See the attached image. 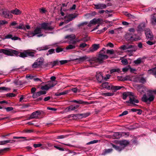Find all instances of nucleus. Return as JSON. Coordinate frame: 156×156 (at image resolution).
Here are the masks:
<instances>
[{
    "label": "nucleus",
    "instance_id": "f257e3e1",
    "mask_svg": "<svg viewBox=\"0 0 156 156\" xmlns=\"http://www.w3.org/2000/svg\"><path fill=\"white\" fill-rule=\"evenodd\" d=\"M156 94V89L154 90H149L147 91V95L144 94L142 98V101L146 102L152 101Z\"/></svg>",
    "mask_w": 156,
    "mask_h": 156
},
{
    "label": "nucleus",
    "instance_id": "f03ea898",
    "mask_svg": "<svg viewBox=\"0 0 156 156\" xmlns=\"http://www.w3.org/2000/svg\"><path fill=\"white\" fill-rule=\"evenodd\" d=\"M41 28L39 27H37L33 31H29L27 34V36L29 37H32L36 35H37L38 37H40L43 36V34H41Z\"/></svg>",
    "mask_w": 156,
    "mask_h": 156
},
{
    "label": "nucleus",
    "instance_id": "7ed1b4c3",
    "mask_svg": "<svg viewBox=\"0 0 156 156\" xmlns=\"http://www.w3.org/2000/svg\"><path fill=\"white\" fill-rule=\"evenodd\" d=\"M2 53L5 55L13 56L14 55L17 56L19 55V52L15 50L9 49H0V53Z\"/></svg>",
    "mask_w": 156,
    "mask_h": 156
},
{
    "label": "nucleus",
    "instance_id": "20e7f679",
    "mask_svg": "<svg viewBox=\"0 0 156 156\" xmlns=\"http://www.w3.org/2000/svg\"><path fill=\"white\" fill-rule=\"evenodd\" d=\"M102 51H101L100 53L99 54L98 58L95 59H94L93 60L95 62H98L99 63H101L103 62L104 60L107 59L108 58V56L107 55H104L102 53H101Z\"/></svg>",
    "mask_w": 156,
    "mask_h": 156
},
{
    "label": "nucleus",
    "instance_id": "39448f33",
    "mask_svg": "<svg viewBox=\"0 0 156 156\" xmlns=\"http://www.w3.org/2000/svg\"><path fill=\"white\" fill-rule=\"evenodd\" d=\"M34 54L33 52L27 51L20 52L18 56L22 58H25L28 56L34 57Z\"/></svg>",
    "mask_w": 156,
    "mask_h": 156
},
{
    "label": "nucleus",
    "instance_id": "423d86ee",
    "mask_svg": "<svg viewBox=\"0 0 156 156\" xmlns=\"http://www.w3.org/2000/svg\"><path fill=\"white\" fill-rule=\"evenodd\" d=\"M44 59L42 58H39L32 65V67L35 68L40 67L42 65Z\"/></svg>",
    "mask_w": 156,
    "mask_h": 156
},
{
    "label": "nucleus",
    "instance_id": "0eeeda50",
    "mask_svg": "<svg viewBox=\"0 0 156 156\" xmlns=\"http://www.w3.org/2000/svg\"><path fill=\"white\" fill-rule=\"evenodd\" d=\"M56 84V82L49 81L47 84L41 87V89L43 90H47L50 88L54 87Z\"/></svg>",
    "mask_w": 156,
    "mask_h": 156
},
{
    "label": "nucleus",
    "instance_id": "6e6552de",
    "mask_svg": "<svg viewBox=\"0 0 156 156\" xmlns=\"http://www.w3.org/2000/svg\"><path fill=\"white\" fill-rule=\"evenodd\" d=\"M139 102V101L133 95V93L130 96L129 99V101H126L127 103H129L133 105V106L137 105L135 103H138Z\"/></svg>",
    "mask_w": 156,
    "mask_h": 156
},
{
    "label": "nucleus",
    "instance_id": "1a4fd4ad",
    "mask_svg": "<svg viewBox=\"0 0 156 156\" xmlns=\"http://www.w3.org/2000/svg\"><path fill=\"white\" fill-rule=\"evenodd\" d=\"M103 20L101 19L94 18L90 21L89 24H88V26L89 27H90L91 26V24L95 25L97 24H102L103 23Z\"/></svg>",
    "mask_w": 156,
    "mask_h": 156
},
{
    "label": "nucleus",
    "instance_id": "9d476101",
    "mask_svg": "<svg viewBox=\"0 0 156 156\" xmlns=\"http://www.w3.org/2000/svg\"><path fill=\"white\" fill-rule=\"evenodd\" d=\"M41 29H42L45 30H52L54 29V27L50 26L48 23H45L41 24Z\"/></svg>",
    "mask_w": 156,
    "mask_h": 156
},
{
    "label": "nucleus",
    "instance_id": "9b49d317",
    "mask_svg": "<svg viewBox=\"0 0 156 156\" xmlns=\"http://www.w3.org/2000/svg\"><path fill=\"white\" fill-rule=\"evenodd\" d=\"M133 48L130 51L127 50V51L128 52H133V51H136L137 48L136 46H133L132 45H123L121 47L122 48L123 50H126L129 48Z\"/></svg>",
    "mask_w": 156,
    "mask_h": 156
},
{
    "label": "nucleus",
    "instance_id": "f8f14e48",
    "mask_svg": "<svg viewBox=\"0 0 156 156\" xmlns=\"http://www.w3.org/2000/svg\"><path fill=\"white\" fill-rule=\"evenodd\" d=\"M116 143L119 144L124 149L125 147L129 144V142L128 140H122L117 141Z\"/></svg>",
    "mask_w": 156,
    "mask_h": 156
},
{
    "label": "nucleus",
    "instance_id": "ddd939ff",
    "mask_svg": "<svg viewBox=\"0 0 156 156\" xmlns=\"http://www.w3.org/2000/svg\"><path fill=\"white\" fill-rule=\"evenodd\" d=\"M126 38L127 41H136L138 40H140V38L136 35H134L131 36L130 35H126Z\"/></svg>",
    "mask_w": 156,
    "mask_h": 156
},
{
    "label": "nucleus",
    "instance_id": "4468645a",
    "mask_svg": "<svg viewBox=\"0 0 156 156\" xmlns=\"http://www.w3.org/2000/svg\"><path fill=\"white\" fill-rule=\"evenodd\" d=\"M0 15L5 18H8L10 16L9 11L5 9H2L0 10Z\"/></svg>",
    "mask_w": 156,
    "mask_h": 156
},
{
    "label": "nucleus",
    "instance_id": "2eb2a0df",
    "mask_svg": "<svg viewBox=\"0 0 156 156\" xmlns=\"http://www.w3.org/2000/svg\"><path fill=\"white\" fill-rule=\"evenodd\" d=\"M75 17L73 14H70L65 17L64 23H67L72 20Z\"/></svg>",
    "mask_w": 156,
    "mask_h": 156
},
{
    "label": "nucleus",
    "instance_id": "dca6fc26",
    "mask_svg": "<svg viewBox=\"0 0 156 156\" xmlns=\"http://www.w3.org/2000/svg\"><path fill=\"white\" fill-rule=\"evenodd\" d=\"M145 34L147 38L150 40H152L153 36L152 32L148 29H146L145 30Z\"/></svg>",
    "mask_w": 156,
    "mask_h": 156
},
{
    "label": "nucleus",
    "instance_id": "f3484780",
    "mask_svg": "<svg viewBox=\"0 0 156 156\" xmlns=\"http://www.w3.org/2000/svg\"><path fill=\"white\" fill-rule=\"evenodd\" d=\"M76 36L73 34L67 35L65 37V39H67L68 41L70 43H71V41L72 42L73 41H74V40Z\"/></svg>",
    "mask_w": 156,
    "mask_h": 156
},
{
    "label": "nucleus",
    "instance_id": "a211bd4d",
    "mask_svg": "<svg viewBox=\"0 0 156 156\" xmlns=\"http://www.w3.org/2000/svg\"><path fill=\"white\" fill-rule=\"evenodd\" d=\"M46 93V92L45 91H40L38 92L34 93L33 95V98H38L39 96L44 94Z\"/></svg>",
    "mask_w": 156,
    "mask_h": 156
},
{
    "label": "nucleus",
    "instance_id": "6ab92c4d",
    "mask_svg": "<svg viewBox=\"0 0 156 156\" xmlns=\"http://www.w3.org/2000/svg\"><path fill=\"white\" fill-rule=\"evenodd\" d=\"M95 8L96 9H103L106 8V5L104 4L98 3L97 4H94Z\"/></svg>",
    "mask_w": 156,
    "mask_h": 156
},
{
    "label": "nucleus",
    "instance_id": "aec40b11",
    "mask_svg": "<svg viewBox=\"0 0 156 156\" xmlns=\"http://www.w3.org/2000/svg\"><path fill=\"white\" fill-rule=\"evenodd\" d=\"M72 102L76 103H78L79 104H84V105H89L93 103L92 101H90V102H86V101H83L81 100H74L72 101Z\"/></svg>",
    "mask_w": 156,
    "mask_h": 156
},
{
    "label": "nucleus",
    "instance_id": "412c9836",
    "mask_svg": "<svg viewBox=\"0 0 156 156\" xmlns=\"http://www.w3.org/2000/svg\"><path fill=\"white\" fill-rule=\"evenodd\" d=\"M76 42L75 41H73V42H71L72 44H70L66 47V50H69L75 49L76 48Z\"/></svg>",
    "mask_w": 156,
    "mask_h": 156
},
{
    "label": "nucleus",
    "instance_id": "4be33fe9",
    "mask_svg": "<svg viewBox=\"0 0 156 156\" xmlns=\"http://www.w3.org/2000/svg\"><path fill=\"white\" fill-rule=\"evenodd\" d=\"M97 79L99 82L101 83L103 79V77L100 72L97 73L96 75Z\"/></svg>",
    "mask_w": 156,
    "mask_h": 156
},
{
    "label": "nucleus",
    "instance_id": "5701e85b",
    "mask_svg": "<svg viewBox=\"0 0 156 156\" xmlns=\"http://www.w3.org/2000/svg\"><path fill=\"white\" fill-rule=\"evenodd\" d=\"M147 73L149 74H152L156 78V67L148 70Z\"/></svg>",
    "mask_w": 156,
    "mask_h": 156
},
{
    "label": "nucleus",
    "instance_id": "b1692460",
    "mask_svg": "<svg viewBox=\"0 0 156 156\" xmlns=\"http://www.w3.org/2000/svg\"><path fill=\"white\" fill-rule=\"evenodd\" d=\"M99 48V44H94L93 45L92 47L90 48V51L91 52H93L97 50Z\"/></svg>",
    "mask_w": 156,
    "mask_h": 156
},
{
    "label": "nucleus",
    "instance_id": "393cba45",
    "mask_svg": "<svg viewBox=\"0 0 156 156\" xmlns=\"http://www.w3.org/2000/svg\"><path fill=\"white\" fill-rule=\"evenodd\" d=\"M5 39H11L12 40H16L18 39L19 38L15 36L13 37L12 35L9 34L5 36Z\"/></svg>",
    "mask_w": 156,
    "mask_h": 156
},
{
    "label": "nucleus",
    "instance_id": "a878e982",
    "mask_svg": "<svg viewBox=\"0 0 156 156\" xmlns=\"http://www.w3.org/2000/svg\"><path fill=\"white\" fill-rule=\"evenodd\" d=\"M10 12L16 15H20L22 13L21 11L17 9H15L14 10H11L10 11Z\"/></svg>",
    "mask_w": 156,
    "mask_h": 156
},
{
    "label": "nucleus",
    "instance_id": "bb28decb",
    "mask_svg": "<svg viewBox=\"0 0 156 156\" xmlns=\"http://www.w3.org/2000/svg\"><path fill=\"white\" fill-rule=\"evenodd\" d=\"M132 94H133V93L131 92H125L123 94L122 98L124 100H125L128 97L129 98L130 96H131Z\"/></svg>",
    "mask_w": 156,
    "mask_h": 156
},
{
    "label": "nucleus",
    "instance_id": "cd10ccee",
    "mask_svg": "<svg viewBox=\"0 0 156 156\" xmlns=\"http://www.w3.org/2000/svg\"><path fill=\"white\" fill-rule=\"evenodd\" d=\"M16 142L15 140H7L0 141V145H4L8 143H12Z\"/></svg>",
    "mask_w": 156,
    "mask_h": 156
},
{
    "label": "nucleus",
    "instance_id": "c85d7f7f",
    "mask_svg": "<svg viewBox=\"0 0 156 156\" xmlns=\"http://www.w3.org/2000/svg\"><path fill=\"white\" fill-rule=\"evenodd\" d=\"M39 114L38 113V111H36L34 112L30 115V117H29V119H31L36 118L38 117V116L39 115Z\"/></svg>",
    "mask_w": 156,
    "mask_h": 156
},
{
    "label": "nucleus",
    "instance_id": "c756f323",
    "mask_svg": "<svg viewBox=\"0 0 156 156\" xmlns=\"http://www.w3.org/2000/svg\"><path fill=\"white\" fill-rule=\"evenodd\" d=\"M88 58V57L87 56L85 55L84 56L80 57L79 58H76L75 59V60H77L78 62L79 63H80L84 61V60L87 59Z\"/></svg>",
    "mask_w": 156,
    "mask_h": 156
},
{
    "label": "nucleus",
    "instance_id": "7c9ffc66",
    "mask_svg": "<svg viewBox=\"0 0 156 156\" xmlns=\"http://www.w3.org/2000/svg\"><path fill=\"white\" fill-rule=\"evenodd\" d=\"M145 27V24L143 23L140 24L138 27L137 30L138 31L141 32L144 29Z\"/></svg>",
    "mask_w": 156,
    "mask_h": 156
},
{
    "label": "nucleus",
    "instance_id": "2f4dec72",
    "mask_svg": "<svg viewBox=\"0 0 156 156\" xmlns=\"http://www.w3.org/2000/svg\"><path fill=\"white\" fill-rule=\"evenodd\" d=\"M102 86L103 88H106L108 90H110L111 89L110 85L108 82H105L102 83Z\"/></svg>",
    "mask_w": 156,
    "mask_h": 156
},
{
    "label": "nucleus",
    "instance_id": "473e14b6",
    "mask_svg": "<svg viewBox=\"0 0 156 156\" xmlns=\"http://www.w3.org/2000/svg\"><path fill=\"white\" fill-rule=\"evenodd\" d=\"M79 106L78 105H76V106H74L73 105H70L68 107V110L69 111L74 110L77 108Z\"/></svg>",
    "mask_w": 156,
    "mask_h": 156
},
{
    "label": "nucleus",
    "instance_id": "72a5a7b5",
    "mask_svg": "<svg viewBox=\"0 0 156 156\" xmlns=\"http://www.w3.org/2000/svg\"><path fill=\"white\" fill-rule=\"evenodd\" d=\"M112 151L113 149H105L103 151L102 154L105 155L112 152Z\"/></svg>",
    "mask_w": 156,
    "mask_h": 156
},
{
    "label": "nucleus",
    "instance_id": "f704fd0d",
    "mask_svg": "<svg viewBox=\"0 0 156 156\" xmlns=\"http://www.w3.org/2000/svg\"><path fill=\"white\" fill-rule=\"evenodd\" d=\"M111 145L113 148L118 151H120L123 149L122 147L117 146L112 144H111Z\"/></svg>",
    "mask_w": 156,
    "mask_h": 156
},
{
    "label": "nucleus",
    "instance_id": "c9c22d12",
    "mask_svg": "<svg viewBox=\"0 0 156 156\" xmlns=\"http://www.w3.org/2000/svg\"><path fill=\"white\" fill-rule=\"evenodd\" d=\"M156 14H154L151 18V22L153 25H155L156 24Z\"/></svg>",
    "mask_w": 156,
    "mask_h": 156
},
{
    "label": "nucleus",
    "instance_id": "e433bc0d",
    "mask_svg": "<svg viewBox=\"0 0 156 156\" xmlns=\"http://www.w3.org/2000/svg\"><path fill=\"white\" fill-rule=\"evenodd\" d=\"M122 135L119 132L115 133L113 134L112 136L116 139H119L121 137Z\"/></svg>",
    "mask_w": 156,
    "mask_h": 156
},
{
    "label": "nucleus",
    "instance_id": "4c0bfd02",
    "mask_svg": "<svg viewBox=\"0 0 156 156\" xmlns=\"http://www.w3.org/2000/svg\"><path fill=\"white\" fill-rule=\"evenodd\" d=\"M123 87L119 86H112L111 87V89L115 90H117L120 89Z\"/></svg>",
    "mask_w": 156,
    "mask_h": 156
},
{
    "label": "nucleus",
    "instance_id": "58836bf2",
    "mask_svg": "<svg viewBox=\"0 0 156 156\" xmlns=\"http://www.w3.org/2000/svg\"><path fill=\"white\" fill-rule=\"evenodd\" d=\"M120 70L119 69L117 68L113 69L110 70V72L111 73H112L114 72L119 73Z\"/></svg>",
    "mask_w": 156,
    "mask_h": 156
},
{
    "label": "nucleus",
    "instance_id": "ea45409f",
    "mask_svg": "<svg viewBox=\"0 0 156 156\" xmlns=\"http://www.w3.org/2000/svg\"><path fill=\"white\" fill-rule=\"evenodd\" d=\"M101 95L104 96H112L114 95V93L110 92H108L106 93H103Z\"/></svg>",
    "mask_w": 156,
    "mask_h": 156
},
{
    "label": "nucleus",
    "instance_id": "a19ab883",
    "mask_svg": "<svg viewBox=\"0 0 156 156\" xmlns=\"http://www.w3.org/2000/svg\"><path fill=\"white\" fill-rule=\"evenodd\" d=\"M58 61H55L53 62H49V64L51 65L52 66V67H53L55 66L58 65Z\"/></svg>",
    "mask_w": 156,
    "mask_h": 156
},
{
    "label": "nucleus",
    "instance_id": "79ce46f5",
    "mask_svg": "<svg viewBox=\"0 0 156 156\" xmlns=\"http://www.w3.org/2000/svg\"><path fill=\"white\" fill-rule=\"evenodd\" d=\"M142 59L141 58H139L136 60L134 61V63L136 64H138L141 62Z\"/></svg>",
    "mask_w": 156,
    "mask_h": 156
},
{
    "label": "nucleus",
    "instance_id": "37998d69",
    "mask_svg": "<svg viewBox=\"0 0 156 156\" xmlns=\"http://www.w3.org/2000/svg\"><path fill=\"white\" fill-rule=\"evenodd\" d=\"M130 77L129 76H127L123 78L122 79H119V80L122 81H124L127 80H130Z\"/></svg>",
    "mask_w": 156,
    "mask_h": 156
},
{
    "label": "nucleus",
    "instance_id": "c03bdc74",
    "mask_svg": "<svg viewBox=\"0 0 156 156\" xmlns=\"http://www.w3.org/2000/svg\"><path fill=\"white\" fill-rule=\"evenodd\" d=\"M14 83L16 85H20L22 84V83L19 80H15L14 81Z\"/></svg>",
    "mask_w": 156,
    "mask_h": 156
},
{
    "label": "nucleus",
    "instance_id": "a18cd8bd",
    "mask_svg": "<svg viewBox=\"0 0 156 156\" xmlns=\"http://www.w3.org/2000/svg\"><path fill=\"white\" fill-rule=\"evenodd\" d=\"M67 94L66 91H64L60 93H56L55 94V95L56 96H59L62 95H64Z\"/></svg>",
    "mask_w": 156,
    "mask_h": 156
},
{
    "label": "nucleus",
    "instance_id": "49530a36",
    "mask_svg": "<svg viewBox=\"0 0 156 156\" xmlns=\"http://www.w3.org/2000/svg\"><path fill=\"white\" fill-rule=\"evenodd\" d=\"M99 140H92L90 142H89L87 143V144L89 145L90 144L96 143L98 142Z\"/></svg>",
    "mask_w": 156,
    "mask_h": 156
},
{
    "label": "nucleus",
    "instance_id": "de8ad7c7",
    "mask_svg": "<svg viewBox=\"0 0 156 156\" xmlns=\"http://www.w3.org/2000/svg\"><path fill=\"white\" fill-rule=\"evenodd\" d=\"M146 80L143 77H141L138 79V82L140 83H144L145 82Z\"/></svg>",
    "mask_w": 156,
    "mask_h": 156
},
{
    "label": "nucleus",
    "instance_id": "09e8293b",
    "mask_svg": "<svg viewBox=\"0 0 156 156\" xmlns=\"http://www.w3.org/2000/svg\"><path fill=\"white\" fill-rule=\"evenodd\" d=\"M121 62L124 65H126L128 64L127 59L125 58L122 59L121 61Z\"/></svg>",
    "mask_w": 156,
    "mask_h": 156
},
{
    "label": "nucleus",
    "instance_id": "8fccbe9b",
    "mask_svg": "<svg viewBox=\"0 0 156 156\" xmlns=\"http://www.w3.org/2000/svg\"><path fill=\"white\" fill-rule=\"evenodd\" d=\"M8 23V22L5 20H0V25H2Z\"/></svg>",
    "mask_w": 156,
    "mask_h": 156
},
{
    "label": "nucleus",
    "instance_id": "3c124183",
    "mask_svg": "<svg viewBox=\"0 0 156 156\" xmlns=\"http://www.w3.org/2000/svg\"><path fill=\"white\" fill-rule=\"evenodd\" d=\"M87 46H88V45L87 44L85 43H83L80 44L79 47L81 48H84Z\"/></svg>",
    "mask_w": 156,
    "mask_h": 156
},
{
    "label": "nucleus",
    "instance_id": "603ef678",
    "mask_svg": "<svg viewBox=\"0 0 156 156\" xmlns=\"http://www.w3.org/2000/svg\"><path fill=\"white\" fill-rule=\"evenodd\" d=\"M129 68V66L127 67H126L124 68H123L122 69V71L124 72H126L127 71Z\"/></svg>",
    "mask_w": 156,
    "mask_h": 156
},
{
    "label": "nucleus",
    "instance_id": "864d4df0",
    "mask_svg": "<svg viewBox=\"0 0 156 156\" xmlns=\"http://www.w3.org/2000/svg\"><path fill=\"white\" fill-rule=\"evenodd\" d=\"M25 133H30L33 132V130L31 129H26L23 131Z\"/></svg>",
    "mask_w": 156,
    "mask_h": 156
},
{
    "label": "nucleus",
    "instance_id": "5fc2aeb1",
    "mask_svg": "<svg viewBox=\"0 0 156 156\" xmlns=\"http://www.w3.org/2000/svg\"><path fill=\"white\" fill-rule=\"evenodd\" d=\"M39 11L41 13H44L46 12V10L45 9L43 8L39 9Z\"/></svg>",
    "mask_w": 156,
    "mask_h": 156
},
{
    "label": "nucleus",
    "instance_id": "6e6d98bb",
    "mask_svg": "<svg viewBox=\"0 0 156 156\" xmlns=\"http://www.w3.org/2000/svg\"><path fill=\"white\" fill-rule=\"evenodd\" d=\"M128 112L127 111H125L122 112V114H120L119 115V116H121L126 115H127L128 114Z\"/></svg>",
    "mask_w": 156,
    "mask_h": 156
},
{
    "label": "nucleus",
    "instance_id": "4d7b16f0",
    "mask_svg": "<svg viewBox=\"0 0 156 156\" xmlns=\"http://www.w3.org/2000/svg\"><path fill=\"white\" fill-rule=\"evenodd\" d=\"M68 62V61L67 60H63L60 61V62L61 65H63L65 63H67Z\"/></svg>",
    "mask_w": 156,
    "mask_h": 156
},
{
    "label": "nucleus",
    "instance_id": "13d9d810",
    "mask_svg": "<svg viewBox=\"0 0 156 156\" xmlns=\"http://www.w3.org/2000/svg\"><path fill=\"white\" fill-rule=\"evenodd\" d=\"M106 53L107 54H112L114 53V51L112 50H107Z\"/></svg>",
    "mask_w": 156,
    "mask_h": 156
},
{
    "label": "nucleus",
    "instance_id": "bf43d9fd",
    "mask_svg": "<svg viewBox=\"0 0 156 156\" xmlns=\"http://www.w3.org/2000/svg\"><path fill=\"white\" fill-rule=\"evenodd\" d=\"M26 137L23 136L17 137V136H13V138L14 139H24L25 140H26Z\"/></svg>",
    "mask_w": 156,
    "mask_h": 156
},
{
    "label": "nucleus",
    "instance_id": "052dcab7",
    "mask_svg": "<svg viewBox=\"0 0 156 156\" xmlns=\"http://www.w3.org/2000/svg\"><path fill=\"white\" fill-rule=\"evenodd\" d=\"M42 146V144H34L33 146L35 148H37L38 147H41Z\"/></svg>",
    "mask_w": 156,
    "mask_h": 156
},
{
    "label": "nucleus",
    "instance_id": "680f3d73",
    "mask_svg": "<svg viewBox=\"0 0 156 156\" xmlns=\"http://www.w3.org/2000/svg\"><path fill=\"white\" fill-rule=\"evenodd\" d=\"M63 51V49L60 48H58L56 49V51L57 53H58L61 51Z\"/></svg>",
    "mask_w": 156,
    "mask_h": 156
},
{
    "label": "nucleus",
    "instance_id": "e2e57ef3",
    "mask_svg": "<svg viewBox=\"0 0 156 156\" xmlns=\"http://www.w3.org/2000/svg\"><path fill=\"white\" fill-rule=\"evenodd\" d=\"M5 109H6L7 111L9 112L12 110L13 109V108L11 107H9L5 108Z\"/></svg>",
    "mask_w": 156,
    "mask_h": 156
},
{
    "label": "nucleus",
    "instance_id": "0e129e2a",
    "mask_svg": "<svg viewBox=\"0 0 156 156\" xmlns=\"http://www.w3.org/2000/svg\"><path fill=\"white\" fill-rule=\"evenodd\" d=\"M56 78V77L55 76H52L50 78V79L51 80V81L56 82V83H57V82L55 81Z\"/></svg>",
    "mask_w": 156,
    "mask_h": 156
},
{
    "label": "nucleus",
    "instance_id": "69168bd1",
    "mask_svg": "<svg viewBox=\"0 0 156 156\" xmlns=\"http://www.w3.org/2000/svg\"><path fill=\"white\" fill-rule=\"evenodd\" d=\"M107 46H109L110 48H113L114 47L113 44L112 43H108L107 44Z\"/></svg>",
    "mask_w": 156,
    "mask_h": 156
},
{
    "label": "nucleus",
    "instance_id": "338daca9",
    "mask_svg": "<svg viewBox=\"0 0 156 156\" xmlns=\"http://www.w3.org/2000/svg\"><path fill=\"white\" fill-rule=\"evenodd\" d=\"M17 23L15 21H13L10 24V25L11 26H14L17 24Z\"/></svg>",
    "mask_w": 156,
    "mask_h": 156
},
{
    "label": "nucleus",
    "instance_id": "774afa93",
    "mask_svg": "<svg viewBox=\"0 0 156 156\" xmlns=\"http://www.w3.org/2000/svg\"><path fill=\"white\" fill-rule=\"evenodd\" d=\"M147 43L149 45H151L153 44H154V43L150 41H148L147 42Z\"/></svg>",
    "mask_w": 156,
    "mask_h": 156
}]
</instances>
